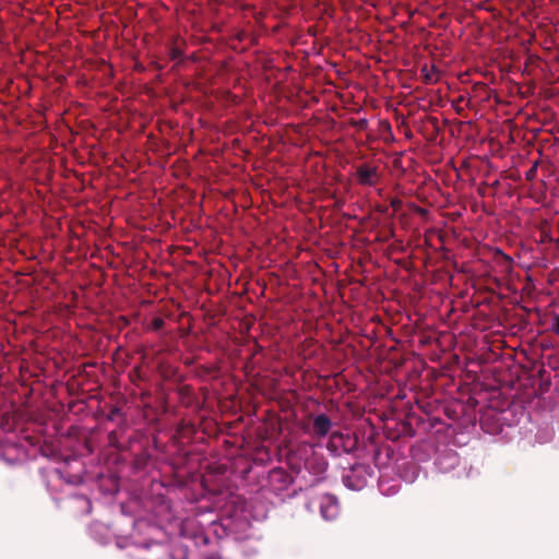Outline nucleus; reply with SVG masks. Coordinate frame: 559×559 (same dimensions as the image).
<instances>
[{
    "label": "nucleus",
    "mask_w": 559,
    "mask_h": 559,
    "mask_svg": "<svg viewBox=\"0 0 559 559\" xmlns=\"http://www.w3.org/2000/svg\"><path fill=\"white\" fill-rule=\"evenodd\" d=\"M119 413V409L118 408H114L111 409V415H110V419L112 418L114 415L118 414Z\"/></svg>",
    "instance_id": "2eb2a0df"
},
{
    "label": "nucleus",
    "mask_w": 559,
    "mask_h": 559,
    "mask_svg": "<svg viewBox=\"0 0 559 559\" xmlns=\"http://www.w3.org/2000/svg\"><path fill=\"white\" fill-rule=\"evenodd\" d=\"M369 467L365 464H354L345 468L342 475L344 485L352 490H361L368 481Z\"/></svg>",
    "instance_id": "f257e3e1"
},
{
    "label": "nucleus",
    "mask_w": 559,
    "mask_h": 559,
    "mask_svg": "<svg viewBox=\"0 0 559 559\" xmlns=\"http://www.w3.org/2000/svg\"><path fill=\"white\" fill-rule=\"evenodd\" d=\"M305 468L309 473L320 476L325 473L328 468V462L322 454L311 452V454L307 456L305 461Z\"/></svg>",
    "instance_id": "20e7f679"
},
{
    "label": "nucleus",
    "mask_w": 559,
    "mask_h": 559,
    "mask_svg": "<svg viewBox=\"0 0 559 559\" xmlns=\"http://www.w3.org/2000/svg\"><path fill=\"white\" fill-rule=\"evenodd\" d=\"M321 514L326 520H332L337 515L338 506L332 495H324L320 502Z\"/></svg>",
    "instance_id": "39448f33"
},
{
    "label": "nucleus",
    "mask_w": 559,
    "mask_h": 559,
    "mask_svg": "<svg viewBox=\"0 0 559 559\" xmlns=\"http://www.w3.org/2000/svg\"><path fill=\"white\" fill-rule=\"evenodd\" d=\"M350 123H352V126H354L358 130H365L368 127L367 119L353 120Z\"/></svg>",
    "instance_id": "f8f14e48"
},
{
    "label": "nucleus",
    "mask_w": 559,
    "mask_h": 559,
    "mask_svg": "<svg viewBox=\"0 0 559 559\" xmlns=\"http://www.w3.org/2000/svg\"><path fill=\"white\" fill-rule=\"evenodd\" d=\"M355 178L360 186L374 187L380 181V174L377 166L362 163L356 167Z\"/></svg>",
    "instance_id": "7ed1b4c3"
},
{
    "label": "nucleus",
    "mask_w": 559,
    "mask_h": 559,
    "mask_svg": "<svg viewBox=\"0 0 559 559\" xmlns=\"http://www.w3.org/2000/svg\"><path fill=\"white\" fill-rule=\"evenodd\" d=\"M164 325H165V321L163 318H159V317L154 318L151 322V329L153 331H159L164 328Z\"/></svg>",
    "instance_id": "9d476101"
},
{
    "label": "nucleus",
    "mask_w": 559,
    "mask_h": 559,
    "mask_svg": "<svg viewBox=\"0 0 559 559\" xmlns=\"http://www.w3.org/2000/svg\"><path fill=\"white\" fill-rule=\"evenodd\" d=\"M421 73L424 75V82L426 84H432L435 82H437V78H436V74L438 73V70L436 69L435 66H432L430 69L427 68V66H425L423 69H421Z\"/></svg>",
    "instance_id": "6e6552de"
},
{
    "label": "nucleus",
    "mask_w": 559,
    "mask_h": 559,
    "mask_svg": "<svg viewBox=\"0 0 559 559\" xmlns=\"http://www.w3.org/2000/svg\"><path fill=\"white\" fill-rule=\"evenodd\" d=\"M271 477L274 481L281 483L280 489L287 488L293 481L290 475L281 468L273 469Z\"/></svg>",
    "instance_id": "0eeeda50"
},
{
    "label": "nucleus",
    "mask_w": 559,
    "mask_h": 559,
    "mask_svg": "<svg viewBox=\"0 0 559 559\" xmlns=\"http://www.w3.org/2000/svg\"><path fill=\"white\" fill-rule=\"evenodd\" d=\"M551 332L559 335V313L552 314Z\"/></svg>",
    "instance_id": "9b49d317"
},
{
    "label": "nucleus",
    "mask_w": 559,
    "mask_h": 559,
    "mask_svg": "<svg viewBox=\"0 0 559 559\" xmlns=\"http://www.w3.org/2000/svg\"><path fill=\"white\" fill-rule=\"evenodd\" d=\"M391 205L395 209H397L401 205V201L399 199H393L391 201Z\"/></svg>",
    "instance_id": "4468645a"
},
{
    "label": "nucleus",
    "mask_w": 559,
    "mask_h": 559,
    "mask_svg": "<svg viewBox=\"0 0 559 559\" xmlns=\"http://www.w3.org/2000/svg\"><path fill=\"white\" fill-rule=\"evenodd\" d=\"M180 53H181V52H180V50H178V49H173V50H171V58H173V59H176V58H178V57L180 56Z\"/></svg>",
    "instance_id": "ddd939ff"
},
{
    "label": "nucleus",
    "mask_w": 559,
    "mask_h": 559,
    "mask_svg": "<svg viewBox=\"0 0 559 559\" xmlns=\"http://www.w3.org/2000/svg\"><path fill=\"white\" fill-rule=\"evenodd\" d=\"M539 166V160H535L531 168L525 173V179L530 182L534 181L537 176V169Z\"/></svg>",
    "instance_id": "1a4fd4ad"
},
{
    "label": "nucleus",
    "mask_w": 559,
    "mask_h": 559,
    "mask_svg": "<svg viewBox=\"0 0 559 559\" xmlns=\"http://www.w3.org/2000/svg\"><path fill=\"white\" fill-rule=\"evenodd\" d=\"M332 427L331 419L325 414H320L313 419V432L319 438L325 437Z\"/></svg>",
    "instance_id": "423d86ee"
},
{
    "label": "nucleus",
    "mask_w": 559,
    "mask_h": 559,
    "mask_svg": "<svg viewBox=\"0 0 559 559\" xmlns=\"http://www.w3.org/2000/svg\"><path fill=\"white\" fill-rule=\"evenodd\" d=\"M139 559H171L167 544L148 542L140 547Z\"/></svg>",
    "instance_id": "f03ea898"
}]
</instances>
